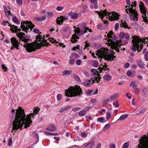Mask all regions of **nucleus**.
<instances>
[{
	"label": "nucleus",
	"mask_w": 148,
	"mask_h": 148,
	"mask_svg": "<svg viewBox=\"0 0 148 148\" xmlns=\"http://www.w3.org/2000/svg\"><path fill=\"white\" fill-rule=\"evenodd\" d=\"M143 53H145L144 55L145 60L146 61H148V50L147 51V49L145 48L144 49Z\"/></svg>",
	"instance_id": "nucleus-24"
},
{
	"label": "nucleus",
	"mask_w": 148,
	"mask_h": 148,
	"mask_svg": "<svg viewBox=\"0 0 148 148\" xmlns=\"http://www.w3.org/2000/svg\"><path fill=\"white\" fill-rule=\"evenodd\" d=\"M130 86H132L133 88H135L136 86L135 84V82L134 81L132 82L130 84Z\"/></svg>",
	"instance_id": "nucleus-51"
},
{
	"label": "nucleus",
	"mask_w": 148,
	"mask_h": 148,
	"mask_svg": "<svg viewBox=\"0 0 148 148\" xmlns=\"http://www.w3.org/2000/svg\"><path fill=\"white\" fill-rule=\"evenodd\" d=\"M41 33L38 34L36 36V40L40 43L32 42L31 43H28L27 42L29 40V37L25 35V34L22 32H17L16 33V36L19 38L25 44L23 45V47L25 48V49L28 52H31L34 51L38 48L42 46L47 45V40L45 39V36L41 35Z\"/></svg>",
	"instance_id": "nucleus-1"
},
{
	"label": "nucleus",
	"mask_w": 148,
	"mask_h": 148,
	"mask_svg": "<svg viewBox=\"0 0 148 148\" xmlns=\"http://www.w3.org/2000/svg\"><path fill=\"white\" fill-rule=\"evenodd\" d=\"M1 68L3 71H5L7 70V68L4 64H3L2 65Z\"/></svg>",
	"instance_id": "nucleus-57"
},
{
	"label": "nucleus",
	"mask_w": 148,
	"mask_h": 148,
	"mask_svg": "<svg viewBox=\"0 0 148 148\" xmlns=\"http://www.w3.org/2000/svg\"><path fill=\"white\" fill-rule=\"evenodd\" d=\"M71 73V71L70 70L64 71L62 72L63 75H69Z\"/></svg>",
	"instance_id": "nucleus-40"
},
{
	"label": "nucleus",
	"mask_w": 148,
	"mask_h": 148,
	"mask_svg": "<svg viewBox=\"0 0 148 148\" xmlns=\"http://www.w3.org/2000/svg\"><path fill=\"white\" fill-rule=\"evenodd\" d=\"M92 76L94 77L95 82L98 83L101 78L98 72L96 69H93L91 70Z\"/></svg>",
	"instance_id": "nucleus-14"
},
{
	"label": "nucleus",
	"mask_w": 148,
	"mask_h": 148,
	"mask_svg": "<svg viewBox=\"0 0 148 148\" xmlns=\"http://www.w3.org/2000/svg\"><path fill=\"white\" fill-rule=\"evenodd\" d=\"M12 21L16 23V24L18 25L20 24V22L17 19V17L16 16H14L12 18Z\"/></svg>",
	"instance_id": "nucleus-32"
},
{
	"label": "nucleus",
	"mask_w": 148,
	"mask_h": 148,
	"mask_svg": "<svg viewBox=\"0 0 148 148\" xmlns=\"http://www.w3.org/2000/svg\"><path fill=\"white\" fill-rule=\"evenodd\" d=\"M82 27L81 28H77L74 30L75 33H77L78 35L81 36L87 32L86 31L88 30V32H92L91 29H89L88 28L86 27L85 23L82 24Z\"/></svg>",
	"instance_id": "nucleus-11"
},
{
	"label": "nucleus",
	"mask_w": 148,
	"mask_h": 148,
	"mask_svg": "<svg viewBox=\"0 0 148 148\" xmlns=\"http://www.w3.org/2000/svg\"><path fill=\"white\" fill-rule=\"evenodd\" d=\"M33 32L35 33H38L39 32V30L36 28H34L33 30Z\"/></svg>",
	"instance_id": "nucleus-62"
},
{
	"label": "nucleus",
	"mask_w": 148,
	"mask_h": 148,
	"mask_svg": "<svg viewBox=\"0 0 148 148\" xmlns=\"http://www.w3.org/2000/svg\"><path fill=\"white\" fill-rule=\"evenodd\" d=\"M84 74L87 77H88L90 76V75L88 73V72H84Z\"/></svg>",
	"instance_id": "nucleus-63"
},
{
	"label": "nucleus",
	"mask_w": 148,
	"mask_h": 148,
	"mask_svg": "<svg viewBox=\"0 0 148 148\" xmlns=\"http://www.w3.org/2000/svg\"><path fill=\"white\" fill-rule=\"evenodd\" d=\"M140 3L139 4V8L141 13L143 14L142 16L143 17V20L145 22L147 23H148V13L147 17L146 15V10L144 5V3L140 1Z\"/></svg>",
	"instance_id": "nucleus-12"
},
{
	"label": "nucleus",
	"mask_w": 148,
	"mask_h": 148,
	"mask_svg": "<svg viewBox=\"0 0 148 148\" xmlns=\"http://www.w3.org/2000/svg\"><path fill=\"white\" fill-rule=\"evenodd\" d=\"M17 4L19 6L21 5L22 4V0H16Z\"/></svg>",
	"instance_id": "nucleus-47"
},
{
	"label": "nucleus",
	"mask_w": 148,
	"mask_h": 148,
	"mask_svg": "<svg viewBox=\"0 0 148 148\" xmlns=\"http://www.w3.org/2000/svg\"><path fill=\"white\" fill-rule=\"evenodd\" d=\"M33 135H34V136L36 138H37V141L36 143H36L38 141H39V136L38 135V134L36 132H34L33 133Z\"/></svg>",
	"instance_id": "nucleus-37"
},
{
	"label": "nucleus",
	"mask_w": 148,
	"mask_h": 148,
	"mask_svg": "<svg viewBox=\"0 0 148 148\" xmlns=\"http://www.w3.org/2000/svg\"><path fill=\"white\" fill-rule=\"evenodd\" d=\"M94 82H95L94 79L92 80H86L83 83V84L85 86L88 87L91 86Z\"/></svg>",
	"instance_id": "nucleus-16"
},
{
	"label": "nucleus",
	"mask_w": 148,
	"mask_h": 148,
	"mask_svg": "<svg viewBox=\"0 0 148 148\" xmlns=\"http://www.w3.org/2000/svg\"><path fill=\"white\" fill-rule=\"evenodd\" d=\"M46 130L48 131H53L56 130L57 128L55 126L52 124L50 125L48 128H47Z\"/></svg>",
	"instance_id": "nucleus-19"
},
{
	"label": "nucleus",
	"mask_w": 148,
	"mask_h": 148,
	"mask_svg": "<svg viewBox=\"0 0 148 148\" xmlns=\"http://www.w3.org/2000/svg\"><path fill=\"white\" fill-rule=\"evenodd\" d=\"M119 24L118 23H116L114 25V29L115 30H117L118 29Z\"/></svg>",
	"instance_id": "nucleus-58"
},
{
	"label": "nucleus",
	"mask_w": 148,
	"mask_h": 148,
	"mask_svg": "<svg viewBox=\"0 0 148 148\" xmlns=\"http://www.w3.org/2000/svg\"><path fill=\"white\" fill-rule=\"evenodd\" d=\"M71 106H66L64 107L63 108H60V112H62L64 111L68 110L71 108Z\"/></svg>",
	"instance_id": "nucleus-29"
},
{
	"label": "nucleus",
	"mask_w": 148,
	"mask_h": 148,
	"mask_svg": "<svg viewBox=\"0 0 148 148\" xmlns=\"http://www.w3.org/2000/svg\"><path fill=\"white\" fill-rule=\"evenodd\" d=\"M97 29L101 30L102 29V24H98L97 26Z\"/></svg>",
	"instance_id": "nucleus-54"
},
{
	"label": "nucleus",
	"mask_w": 148,
	"mask_h": 148,
	"mask_svg": "<svg viewBox=\"0 0 148 148\" xmlns=\"http://www.w3.org/2000/svg\"><path fill=\"white\" fill-rule=\"evenodd\" d=\"M110 101V99L109 98H108L105 100H104L103 102V105H104L106 103H108Z\"/></svg>",
	"instance_id": "nucleus-42"
},
{
	"label": "nucleus",
	"mask_w": 148,
	"mask_h": 148,
	"mask_svg": "<svg viewBox=\"0 0 148 148\" xmlns=\"http://www.w3.org/2000/svg\"><path fill=\"white\" fill-rule=\"evenodd\" d=\"M69 15L70 18L72 19H76L78 16L77 14L71 11L69 13Z\"/></svg>",
	"instance_id": "nucleus-21"
},
{
	"label": "nucleus",
	"mask_w": 148,
	"mask_h": 148,
	"mask_svg": "<svg viewBox=\"0 0 148 148\" xmlns=\"http://www.w3.org/2000/svg\"><path fill=\"white\" fill-rule=\"evenodd\" d=\"M1 24L3 26L8 25L9 27H10V25L9 23L7 21H3L1 23Z\"/></svg>",
	"instance_id": "nucleus-45"
},
{
	"label": "nucleus",
	"mask_w": 148,
	"mask_h": 148,
	"mask_svg": "<svg viewBox=\"0 0 148 148\" xmlns=\"http://www.w3.org/2000/svg\"><path fill=\"white\" fill-rule=\"evenodd\" d=\"M96 12H97L99 17L101 18L103 21L104 17L108 15L109 18L111 21L115 20H117L119 18V15L118 13L115 12H108L106 11V10L102 11L101 12H99L97 11Z\"/></svg>",
	"instance_id": "nucleus-6"
},
{
	"label": "nucleus",
	"mask_w": 148,
	"mask_h": 148,
	"mask_svg": "<svg viewBox=\"0 0 148 148\" xmlns=\"http://www.w3.org/2000/svg\"><path fill=\"white\" fill-rule=\"evenodd\" d=\"M63 9V7H62L58 6L56 8V9L57 11H60L62 10Z\"/></svg>",
	"instance_id": "nucleus-59"
},
{
	"label": "nucleus",
	"mask_w": 148,
	"mask_h": 148,
	"mask_svg": "<svg viewBox=\"0 0 148 148\" xmlns=\"http://www.w3.org/2000/svg\"><path fill=\"white\" fill-rule=\"evenodd\" d=\"M79 38V37L77 36L76 35H73L72 36L71 42L73 43H75L77 41V39Z\"/></svg>",
	"instance_id": "nucleus-27"
},
{
	"label": "nucleus",
	"mask_w": 148,
	"mask_h": 148,
	"mask_svg": "<svg viewBox=\"0 0 148 148\" xmlns=\"http://www.w3.org/2000/svg\"><path fill=\"white\" fill-rule=\"evenodd\" d=\"M111 114L110 112L107 111L106 112V118L107 120L109 119L111 117Z\"/></svg>",
	"instance_id": "nucleus-34"
},
{
	"label": "nucleus",
	"mask_w": 148,
	"mask_h": 148,
	"mask_svg": "<svg viewBox=\"0 0 148 148\" xmlns=\"http://www.w3.org/2000/svg\"><path fill=\"white\" fill-rule=\"evenodd\" d=\"M77 55V54L75 53H72L71 55L69 56V58L71 59L69 61V62L70 64H72L75 61V60L71 59L73 58H74V56H76Z\"/></svg>",
	"instance_id": "nucleus-20"
},
{
	"label": "nucleus",
	"mask_w": 148,
	"mask_h": 148,
	"mask_svg": "<svg viewBox=\"0 0 148 148\" xmlns=\"http://www.w3.org/2000/svg\"><path fill=\"white\" fill-rule=\"evenodd\" d=\"M111 77L109 74H106L103 76V79L105 80H109L111 79Z\"/></svg>",
	"instance_id": "nucleus-33"
},
{
	"label": "nucleus",
	"mask_w": 148,
	"mask_h": 148,
	"mask_svg": "<svg viewBox=\"0 0 148 148\" xmlns=\"http://www.w3.org/2000/svg\"><path fill=\"white\" fill-rule=\"evenodd\" d=\"M132 74V73L131 71H127V75L128 77H130Z\"/></svg>",
	"instance_id": "nucleus-61"
},
{
	"label": "nucleus",
	"mask_w": 148,
	"mask_h": 148,
	"mask_svg": "<svg viewBox=\"0 0 148 148\" xmlns=\"http://www.w3.org/2000/svg\"><path fill=\"white\" fill-rule=\"evenodd\" d=\"M68 17L66 16H61L60 17H58L56 20V22L58 24H61L64 20L65 19H67Z\"/></svg>",
	"instance_id": "nucleus-17"
},
{
	"label": "nucleus",
	"mask_w": 148,
	"mask_h": 148,
	"mask_svg": "<svg viewBox=\"0 0 148 148\" xmlns=\"http://www.w3.org/2000/svg\"><path fill=\"white\" fill-rule=\"evenodd\" d=\"M118 96V94L115 93L111 95L110 97V100L111 101H113L117 98Z\"/></svg>",
	"instance_id": "nucleus-28"
},
{
	"label": "nucleus",
	"mask_w": 148,
	"mask_h": 148,
	"mask_svg": "<svg viewBox=\"0 0 148 148\" xmlns=\"http://www.w3.org/2000/svg\"><path fill=\"white\" fill-rule=\"evenodd\" d=\"M95 144V142L92 141L88 144L85 145L83 148H92L94 146Z\"/></svg>",
	"instance_id": "nucleus-22"
},
{
	"label": "nucleus",
	"mask_w": 148,
	"mask_h": 148,
	"mask_svg": "<svg viewBox=\"0 0 148 148\" xmlns=\"http://www.w3.org/2000/svg\"><path fill=\"white\" fill-rule=\"evenodd\" d=\"M20 26L22 31L27 33L28 32H30L34 27V25L31 21H27L21 23Z\"/></svg>",
	"instance_id": "nucleus-10"
},
{
	"label": "nucleus",
	"mask_w": 148,
	"mask_h": 148,
	"mask_svg": "<svg viewBox=\"0 0 148 148\" xmlns=\"http://www.w3.org/2000/svg\"><path fill=\"white\" fill-rule=\"evenodd\" d=\"M128 116L127 114H124L121 116L117 120V121L119 120L123 121Z\"/></svg>",
	"instance_id": "nucleus-30"
},
{
	"label": "nucleus",
	"mask_w": 148,
	"mask_h": 148,
	"mask_svg": "<svg viewBox=\"0 0 148 148\" xmlns=\"http://www.w3.org/2000/svg\"><path fill=\"white\" fill-rule=\"evenodd\" d=\"M81 61L79 59L77 60H76V64L78 66L80 65L81 63Z\"/></svg>",
	"instance_id": "nucleus-55"
},
{
	"label": "nucleus",
	"mask_w": 148,
	"mask_h": 148,
	"mask_svg": "<svg viewBox=\"0 0 148 148\" xmlns=\"http://www.w3.org/2000/svg\"><path fill=\"white\" fill-rule=\"evenodd\" d=\"M114 52L110 50L109 52L108 49L106 48L102 47L98 50L96 54L101 59L100 61L101 62L102 59L104 58L108 61H112L116 58L114 55Z\"/></svg>",
	"instance_id": "nucleus-3"
},
{
	"label": "nucleus",
	"mask_w": 148,
	"mask_h": 148,
	"mask_svg": "<svg viewBox=\"0 0 148 148\" xmlns=\"http://www.w3.org/2000/svg\"><path fill=\"white\" fill-rule=\"evenodd\" d=\"M145 109L144 108H141L140 110L139 111V112L136 114L137 115H138L140 114L143 113L144 112H145Z\"/></svg>",
	"instance_id": "nucleus-43"
},
{
	"label": "nucleus",
	"mask_w": 148,
	"mask_h": 148,
	"mask_svg": "<svg viewBox=\"0 0 148 148\" xmlns=\"http://www.w3.org/2000/svg\"><path fill=\"white\" fill-rule=\"evenodd\" d=\"M84 43L85 44L84 48V49L87 48V47H88L91 45L90 43H89L88 41H85Z\"/></svg>",
	"instance_id": "nucleus-41"
},
{
	"label": "nucleus",
	"mask_w": 148,
	"mask_h": 148,
	"mask_svg": "<svg viewBox=\"0 0 148 148\" xmlns=\"http://www.w3.org/2000/svg\"><path fill=\"white\" fill-rule=\"evenodd\" d=\"M12 114L14 117H15L13 123L12 129L11 132H13L14 130H17L21 129L24 124L25 125L24 119L26 116L24 110L21 107H19L18 109L15 110L12 109ZM25 127V126H24Z\"/></svg>",
	"instance_id": "nucleus-2"
},
{
	"label": "nucleus",
	"mask_w": 148,
	"mask_h": 148,
	"mask_svg": "<svg viewBox=\"0 0 148 148\" xmlns=\"http://www.w3.org/2000/svg\"><path fill=\"white\" fill-rule=\"evenodd\" d=\"M110 127V125L109 124L106 125L103 128V130L104 131H106Z\"/></svg>",
	"instance_id": "nucleus-44"
},
{
	"label": "nucleus",
	"mask_w": 148,
	"mask_h": 148,
	"mask_svg": "<svg viewBox=\"0 0 148 148\" xmlns=\"http://www.w3.org/2000/svg\"><path fill=\"white\" fill-rule=\"evenodd\" d=\"M138 146L139 148H148V138L146 135L140 139Z\"/></svg>",
	"instance_id": "nucleus-13"
},
{
	"label": "nucleus",
	"mask_w": 148,
	"mask_h": 148,
	"mask_svg": "<svg viewBox=\"0 0 148 148\" xmlns=\"http://www.w3.org/2000/svg\"><path fill=\"white\" fill-rule=\"evenodd\" d=\"M100 68H101L102 69L106 70L107 68V66L106 63H104L103 64L102 63L100 65Z\"/></svg>",
	"instance_id": "nucleus-31"
},
{
	"label": "nucleus",
	"mask_w": 148,
	"mask_h": 148,
	"mask_svg": "<svg viewBox=\"0 0 148 148\" xmlns=\"http://www.w3.org/2000/svg\"><path fill=\"white\" fill-rule=\"evenodd\" d=\"M10 30H11L12 32H17L18 31L19 32L21 31L20 28H19L18 29V27L16 26L12 25L11 26H10Z\"/></svg>",
	"instance_id": "nucleus-18"
},
{
	"label": "nucleus",
	"mask_w": 148,
	"mask_h": 148,
	"mask_svg": "<svg viewBox=\"0 0 148 148\" xmlns=\"http://www.w3.org/2000/svg\"><path fill=\"white\" fill-rule=\"evenodd\" d=\"M119 36L121 38H125L126 40L124 42H120V43H117L112 46V49H115L117 52H119V48H120V46L126 45L128 41L130 38V35L129 34L123 32L120 33Z\"/></svg>",
	"instance_id": "nucleus-7"
},
{
	"label": "nucleus",
	"mask_w": 148,
	"mask_h": 148,
	"mask_svg": "<svg viewBox=\"0 0 148 148\" xmlns=\"http://www.w3.org/2000/svg\"><path fill=\"white\" fill-rule=\"evenodd\" d=\"M113 104L114 106H115L116 107V108H118L119 107V104L118 100L116 101L115 102H113Z\"/></svg>",
	"instance_id": "nucleus-49"
},
{
	"label": "nucleus",
	"mask_w": 148,
	"mask_h": 148,
	"mask_svg": "<svg viewBox=\"0 0 148 148\" xmlns=\"http://www.w3.org/2000/svg\"><path fill=\"white\" fill-rule=\"evenodd\" d=\"M80 109V107H77L75 108H73L72 109V110L74 112H76V111Z\"/></svg>",
	"instance_id": "nucleus-60"
},
{
	"label": "nucleus",
	"mask_w": 148,
	"mask_h": 148,
	"mask_svg": "<svg viewBox=\"0 0 148 148\" xmlns=\"http://www.w3.org/2000/svg\"><path fill=\"white\" fill-rule=\"evenodd\" d=\"M136 2H134V3H132L131 5L128 6V8H127L128 7L127 6H125V8L127 9H125V11L126 12L129 14L128 11H127L128 9H129V12L131 13L133 15V16H132L130 18L132 21H137L138 20V14L136 11L135 10V9L134 8L136 6Z\"/></svg>",
	"instance_id": "nucleus-9"
},
{
	"label": "nucleus",
	"mask_w": 148,
	"mask_h": 148,
	"mask_svg": "<svg viewBox=\"0 0 148 148\" xmlns=\"http://www.w3.org/2000/svg\"><path fill=\"white\" fill-rule=\"evenodd\" d=\"M75 80L79 82H81V80L79 77L76 75H75L74 76Z\"/></svg>",
	"instance_id": "nucleus-46"
},
{
	"label": "nucleus",
	"mask_w": 148,
	"mask_h": 148,
	"mask_svg": "<svg viewBox=\"0 0 148 148\" xmlns=\"http://www.w3.org/2000/svg\"><path fill=\"white\" fill-rule=\"evenodd\" d=\"M120 25L121 27H123L125 28H127L128 29H130L131 27H128L127 24L126 23L125 21H121V23L120 24Z\"/></svg>",
	"instance_id": "nucleus-23"
},
{
	"label": "nucleus",
	"mask_w": 148,
	"mask_h": 148,
	"mask_svg": "<svg viewBox=\"0 0 148 148\" xmlns=\"http://www.w3.org/2000/svg\"><path fill=\"white\" fill-rule=\"evenodd\" d=\"M107 35L108 38L113 39L112 36L114 35V34L112 31H110L108 34Z\"/></svg>",
	"instance_id": "nucleus-39"
},
{
	"label": "nucleus",
	"mask_w": 148,
	"mask_h": 148,
	"mask_svg": "<svg viewBox=\"0 0 148 148\" xmlns=\"http://www.w3.org/2000/svg\"><path fill=\"white\" fill-rule=\"evenodd\" d=\"M87 135V134L85 132H84L81 133V136L82 137H85Z\"/></svg>",
	"instance_id": "nucleus-48"
},
{
	"label": "nucleus",
	"mask_w": 148,
	"mask_h": 148,
	"mask_svg": "<svg viewBox=\"0 0 148 148\" xmlns=\"http://www.w3.org/2000/svg\"><path fill=\"white\" fill-rule=\"evenodd\" d=\"M40 109L38 107L36 108L33 111V112L26 115L25 117L24 120H25V128H27L29 127L32 124V121L31 120V117L32 116L33 118H34V116L37 114L39 111Z\"/></svg>",
	"instance_id": "nucleus-8"
},
{
	"label": "nucleus",
	"mask_w": 148,
	"mask_h": 148,
	"mask_svg": "<svg viewBox=\"0 0 148 148\" xmlns=\"http://www.w3.org/2000/svg\"><path fill=\"white\" fill-rule=\"evenodd\" d=\"M46 18V17L45 16H41L39 18H36V20L38 21H42L44 20H45Z\"/></svg>",
	"instance_id": "nucleus-35"
},
{
	"label": "nucleus",
	"mask_w": 148,
	"mask_h": 148,
	"mask_svg": "<svg viewBox=\"0 0 148 148\" xmlns=\"http://www.w3.org/2000/svg\"><path fill=\"white\" fill-rule=\"evenodd\" d=\"M12 139L11 138H10L8 140V145L10 146L12 144Z\"/></svg>",
	"instance_id": "nucleus-56"
},
{
	"label": "nucleus",
	"mask_w": 148,
	"mask_h": 148,
	"mask_svg": "<svg viewBox=\"0 0 148 148\" xmlns=\"http://www.w3.org/2000/svg\"><path fill=\"white\" fill-rule=\"evenodd\" d=\"M128 143H125L123 145V147L122 148H127L128 147Z\"/></svg>",
	"instance_id": "nucleus-53"
},
{
	"label": "nucleus",
	"mask_w": 148,
	"mask_h": 148,
	"mask_svg": "<svg viewBox=\"0 0 148 148\" xmlns=\"http://www.w3.org/2000/svg\"><path fill=\"white\" fill-rule=\"evenodd\" d=\"M11 41L13 46L16 49H18V47L19 46V42H18V40L15 38L13 37L11 38Z\"/></svg>",
	"instance_id": "nucleus-15"
},
{
	"label": "nucleus",
	"mask_w": 148,
	"mask_h": 148,
	"mask_svg": "<svg viewBox=\"0 0 148 148\" xmlns=\"http://www.w3.org/2000/svg\"><path fill=\"white\" fill-rule=\"evenodd\" d=\"M137 64L138 66L141 68H143L145 64L140 60L137 61Z\"/></svg>",
	"instance_id": "nucleus-25"
},
{
	"label": "nucleus",
	"mask_w": 148,
	"mask_h": 148,
	"mask_svg": "<svg viewBox=\"0 0 148 148\" xmlns=\"http://www.w3.org/2000/svg\"><path fill=\"white\" fill-rule=\"evenodd\" d=\"M65 94L67 97H79L82 94V90L80 87L78 85L70 86L68 89L66 90Z\"/></svg>",
	"instance_id": "nucleus-5"
},
{
	"label": "nucleus",
	"mask_w": 148,
	"mask_h": 148,
	"mask_svg": "<svg viewBox=\"0 0 148 148\" xmlns=\"http://www.w3.org/2000/svg\"><path fill=\"white\" fill-rule=\"evenodd\" d=\"M62 95L61 94H58L57 96V100H58V101H60L61 99L62 98Z\"/></svg>",
	"instance_id": "nucleus-50"
},
{
	"label": "nucleus",
	"mask_w": 148,
	"mask_h": 148,
	"mask_svg": "<svg viewBox=\"0 0 148 148\" xmlns=\"http://www.w3.org/2000/svg\"><path fill=\"white\" fill-rule=\"evenodd\" d=\"M78 114L79 116H83L85 115L86 114V112L84 110H83L80 111L79 112Z\"/></svg>",
	"instance_id": "nucleus-36"
},
{
	"label": "nucleus",
	"mask_w": 148,
	"mask_h": 148,
	"mask_svg": "<svg viewBox=\"0 0 148 148\" xmlns=\"http://www.w3.org/2000/svg\"><path fill=\"white\" fill-rule=\"evenodd\" d=\"M115 145L114 144L111 143L110 145V148H115Z\"/></svg>",
	"instance_id": "nucleus-64"
},
{
	"label": "nucleus",
	"mask_w": 148,
	"mask_h": 148,
	"mask_svg": "<svg viewBox=\"0 0 148 148\" xmlns=\"http://www.w3.org/2000/svg\"><path fill=\"white\" fill-rule=\"evenodd\" d=\"M132 40V46L131 47V49L133 51H136L137 49L138 51H140L143 48V43H146L148 46V38H143L138 36H133Z\"/></svg>",
	"instance_id": "nucleus-4"
},
{
	"label": "nucleus",
	"mask_w": 148,
	"mask_h": 148,
	"mask_svg": "<svg viewBox=\"0 0 148 148\" xmlns=\"http://www.w3.org/2000/svg\"><path fill=\"white\" fill-rule=\"evenodd\" d=\"M90 7L92 9L93 8H97V5L95 4L93 5V4H91L90 6Z\"/></svg>",
	"instance_id": "nucleus-52"
},
{
	"label": "nucleus",
	"mask_w": 148,
	"mask_h": 148,
	"mask_svg": "<svg viewBox=\"0 0 148 148\" xmlns=\"http://www.w3.org/2000/svg\"><path fill=\"white\" fill-rule=\"evenodd\" d=\"M97 121L99 123H105L106 121L104 117H101L97 118Z\"/></svg>",
	"instance_id": "nucleus-26"
},
{
	"label": "nucleus",
	"mask_w": 148,
	"mask_h": 148,
	"mask_svg": "<svg viewBox=\"0 0 148 148\" xmlns=\"http://www.w3.org/2000/svg\"><path fill=\"white\" fill-rule=\"evenodd\" d=\"M5 13L6 16L9 18H10L12 16L11 14H10V11H8L5 12Z\"/></svg>",
	"instance_id": "nucleus-38"
}]
</instances>
